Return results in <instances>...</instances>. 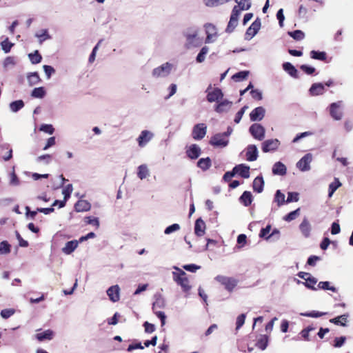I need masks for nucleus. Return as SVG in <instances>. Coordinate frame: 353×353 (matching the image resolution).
<instances>
[{
    "mask_svg": "<svg viewBox=\"0 0 353 353\" xmlns=\"http://www.w3.org/2000/svg\"><path fill=\"white\" fill-rule=\"evenodd\" d=\"M173 269L175 270L172 273L173 281L181 287L183 292L188 293L192 286L186 273L177 266H173Z\"/></svg>",
    "mask_w": 353,
    "mask_h": 353,
    "instance_id": "1",
    "label": "nucleus"
},
{
    "mask_svg": "<svg viewBox=\"0 0 353 353\" xmlns=\"http://www.w3.org/2000/svg\"><path fill=\"white\" fill-rule=\"evenodd\" d=\"M175 70L176 65L174 63L165 62L152 70V76L154 79L166 78Z\"/></svg>",
    "mask_w": 353,
    "mask_h": 353,
    "instance_id": "2",
    "label": "nucleus"
},
{
    "mask_svg": "<svg viewBox=\"0 0 353 353\" xmlns=\"http://www.w3.org/2000/svg\"><path fill=\"white\" fill-rule=\"evenodd\" d=\"M214 280L219 282L221 285H223L225 289L229 292L233 291L238 283L237 280L234 278L223 275L216 276L214 278Z\"/></svg>",
    "mask_w": 353,
    "mask_h": 353,
    "instance_id": "3",
    "label": "nucleus"
},
{
    "mask_svg": "<svg viewBox=\"0 0 353 353\" xmlns=\"http://www.w3.org/2000/svg\"><path fill=\"white\" fill-rule=\"evenodd\" d=\"M204 28L206 34L205 43H212L215 42L219 36L215 26L212 23H206L205 24Z\"/></svg>",
    "mask_w": 353,
    "mask_h": 353,
    "instance_id": "4",
    "label": "nucleus"
},
{
    "mask_svg": "<svg viewBox=\"0 0 353 353\" xmlns=\"http://www.w3.org/2000/svg\"><path fill=\"white\" fill-rule=\"evenodd\" d=\"M206 93L207 100L210 103H218L223 97V93L222 92L221 90L218 88H212L211 86H210L207 88Z\"/></svg>",
    "mask_w": 353,
    "mask_h": 353,
    "instance_id": "5",
    "label": "nucleus"
},
{
    "mask_svg": "<svg viewBox=\"0 0 353 353\" xmlns=\"http://www.w3.org/2000/svg\"><path fill=\"white\" fill-rule=\"evenodd\" d=\"M249 131L252 136L259 141H262L265 138V130L263 126H262L259 123H254L252 124L250 128Z\"/></svg>",
    "mask_w": 353,
    "mask_h": 353,
    "instance_id": "6",
    "label": "nucleus"
},
{
    "mask_svg": "<svg viewBox=\"0 0 353 353\" xmlns=\"http://www.w3.org/2000/svg\"><path fill=\"white\" fill-rule=\"evenodd\" d=\"M229 139L222 133H218L212 137L210 143L214 147L225 148L228 145Z\"/></svg>",
    "mask_w": 353,
    "mask_h": 353,
    "instance_id": "7",
    "label": "nucleus"
},
{
    "mask_svg": "<svg viewBox=\"0 0 353 353\" xmlns=\"http://www.w3.org/2000/svg\"><path fill=\"white\" fill-rule=\"evenodd\" d=\"M330 114L334 120H341L343 114L342 110V101H337L331 103L330 105Z\"/></svg>",
    "mask_w": 353,
    "mask_h": 353,
    "instance_id": "8",
    "label": "nucleus"
},
{
    "mask_svg": "<svg viewBox=\"0 0 353 353\" xmlns=\"http://www.w3.org/2000/svg\"><path fill=\"white\" fill-rule=\"evenodd\" d=\"M154 137V133L150 130H143L141 132L137 141L141 148L145 147Z\"/></svg>",
    "mask_w": 353,
    "mask_h": 353,
    "instance_id": "9",
    "label": "nucleus"
},
{
    "mask_svg": "<svg viewBox=\"0 0 353 353\" xmlns=\"http://www.w3.org/2000/svg\"><path fill=\"white\" fill-rule=\"evenodd\" d=\"M240 15V10L238 9V6H234L233 8L230 19L226 29V31L228 32H232L234 28L236 27L238 24V18Z\"/></svg>",
    "mask_w": 353,
    "mask_h": 353,
    "instance_id": "10",
    "label": "nucleus"
},
{
    "mask_svg": "<svg viewBox=\"0 0 353 353\" xmlns=\"http://www.w3.org/2000/svg\"><path fill=\"white\" fill-rule=\"evenodd\" d=\"M207 132V126L204 123H198L195 125L192 130V137L195 140L203 139Z\"/></svg>",
    "mask_w": 353,
    "mask_h": 353,
    "instance_id": "11",
    "label": "nucleus"
},
{
    "mask_svg": "<svg viewBox=\"0 0 353 353\" xmlns=\"http://www.w3.org/2000/svg\"><path fill=\"white\" fill-rule=\"evenodd\" d=\"M280 145V141L277 139H268L262 143V150L263 152H268L276 150Z\"/></svg>",
    "mask_w": 353,
    "mask_h": 353,
    "instance_id": "12",
    "label": "nucleus"
},
{
    "mask_svg": "<svg viewBox=\"0 0 353 353\" xmlns=\"http://www.w3.org/2000/svg\"><path fill=\"white\" fill-rule=\"evenodd\" d=\"M265 110L263 107L259 106L254 108L250 114V118L252 121H261L265 116Z\"/></svg>",
    "mask_w": 353,
    "mask_h": 353,
    "instance_id": "13",
    "label": "nucleus"
},
{
    "mask_svg": "<svg viewBox=\"0 0 353 353\" xmlns=\"http://www.w3.org/2000/svg\"><path fill=\"white\" fill-rule=\"evenodd\" d=\"M107 294L110 300L112 302H117L120 298V288L118 285L109 288L107 290Z\"/></svg>",
    "mask_w": 353,
    "mask_h": 353,
    "instance_id": "14",
    "label": "nucleus"
},
{
    "mask_svg": "<svg viewBox=\"0 0 353 353\" xmlns=\"http://www.w3.org/2000/svg\"><path fill=\"white\" fill-rule=\"evenodd\" d=\"M198 31L193 30L192 32H188L185 34V38L187 41V46L188 48H192L199 46V43H196L197 40Z\"/></svg>",
    "mask_w": 353,
    "mask_h": 353,
    "instance_id": "15",
    "label": "nucleus"
},
{
    "mask_svg": "<svg viewBox=\"0 0 353 353\" xmlns=\"http://www.w3.org/2000/svg\"><path fill=\"white\" fill-rule=\"evenodd\" d=\"M232 103L227 99L220 100L215 106V111L218 113L228 112L232 106Z\"/></svg>",
    "mask_w": 353,
    "mask_h": 353,
    "instance_id": "16",
    "label": "nucleus"
},
{
    "mask_svg": "<svg viewBox=\"0 0 353 353\" xmlns=\"http://www.w3.org/2000/svg\"><path fill=\"white\" fill-rule=\"evenodd\" d=\"M258 149L255 145H250L246 149V158L249 161H254L257 159Z\"/></svg>",
    "mask_w": 353,
    "mask_h": 353,
    "instance_id": "17",
    "label": "nucleus"
},
{
    "mask_svg": "<svg viewBox=\"0 0 353 353\" xmlns=\"http://www.w3.org/2000/svg\"><path fill=\"white\" fill-rule=\"evenodd\" d=\"M234 172L239 174L241 176L248 179L250 177V167L243 164L236 165L233 169Z\"/></svg>",
    "mask_w": 353,
    "mask_h": 353,
    "instance_id": "18",
    "label": "nucleus"
},
{
    "mask_svg": "<svg viewBox=\"0 0 353 353\" xmlns=\"http://www.w3.org/2000/svg\"><path fill=\"white\" fill-rule=\"evenodd\" d=\"M205 223L201 218L196 219L194 225V233L198 236H202L205 234Z\"/></svg>",
    "mask_w": 353,
    "mask_h": 353,
    "instance_id": "19",
    "label": "nucleus"
},
{
    "mask_svg": "<svg viewBox=\"0 0 353 353\" xmlns=\"http://www.w3.org/2000/svg\"><path fill=\"white\" fill-rule=\"evenodd\" d=\"M78 241L72 240L67 242L61 250L64 254L68 255L72 253L76 250V248L78 247Z\"/></svg>",
    "mask_w": 353,
    "mask_h": 353,
    "instance_id": "20",
    "label": "nucleus"
},
{
    "mask_svg": "<svg viewBox=\"0 0 353 353\" xmlns=\"http://www.w3.org/2000/svg\"><path fill=\"white\" fill-rule=\"evenodd\" d=\"M74 208L77 212H87L91 208V204L86 200H79L74 205Z\"/></svg>",
    "mask_w": 353,
    "mask_h": 353,
    "instance_id": "21",
    "label": "nucleus"
},
{
    "mask_svg": "<svg viewBox=\"0 0 353 353\" xmlns=\"http://www.w3.org/2000/svg\"><path fill=\"white\" fill-rule=\"evenodd\" d=\"M287 172L286 166L281 162L275 163L272 167V173L275 175L283 176Z\"/></svg>",
    "mask_w": 353,
    "mask_h": 353,
    "instance_id": "22",
    "label": "nucleus"
},
{
    "mask_svg": "<svg viewBox=\"0 0 353 353\" xmlns=\"http://www.w3.org/2000/svg\"><path fill=\"white\" fill-rule=\"evenodd\" d=\"M186 152L188 157L195 159L201 154V149L197 145L192 144L188 148Z\"/></svg>",
    "mask_w": 353,
    "mask_h": 353,
    "instance_id": "23",
    "label": "nucleus"
},
{
    "mask_svg": "<svg viewBox=\"0 0 353 353\" xmlns=\"http://www.w3.org/2000/svg\"><path fill=\"white\" fill-rule=\"evenodd\" d=\"M296 168L302 171L305 172L308 170L309 168V154H306L297 163Z\"/></svg>",
    "mask_w": 353,
    "mask_h": 353,
    "instance_id": "24",
    "label": "nucleus"
},
{
    "mask_svg": "<svg viewBox=\"0 0 353 353\" xmlns=\"http://www.w3.org/2000/svg\"><path fill=\"white\" fill-rule=\"evenodd\" d=\"M150 176V170L146 164L140 165L137 168V176L141 179H145Z\"/></svg>",
    "mask_w": 353,
    "mask_h": 353,
    "instance_id": "25",
    "label": "nucleus"
},
{
    "mask_svg": "<svg viewBox=\"0 0 353 353\" xmlns=\"http://www.w3.org/2000/svg\"><path fill=\"white\" fill-rule=\"evenodd\" d=\"M72 191H73V187H72V184H68L63 188V190L62 191V194L64 196V199H63V201H60L59 208H63L65 206V202L70 198V194H72Z\"/></svg>",
    "mask_w": 353,
    "mask_h": 353,
    "instance_id": "26",
    "label": "nucleus"
},
{
    "mask_svg": "<svg viewBox=\"0 0 353 353\" xmlns=\"http://www.w3.org/2000/svg\"><path fill=\"white\" fill-rule=\"evenodd\" d=\"M283 70L294 78L298 77V70L295 67L289 62H285L283 64Z\"/></svg>",
    "mask_w": 353,
    "mask_h": 353,
    "instance_id": "27",
    "label": "nucleus"
},
{
    "mask_svg": "<svg viewBox=\"0 0 353 353\" xmlns=\"http://www.w3.org/2000/svg\"><path fill=\"white\" fill-rule=\"evenodd\" d=\"M325 90L324 85L321 83H313L310 87V94L319 95L323 94Z\"/></svg>",
    "mask_w": 353,
    "mask_h": 353,
    "instance_id": "28",
    "label": "nucleus"
},
{
    "mask_svg": "<svg viewBox=\"0 0 353 353\" xmlns=\"http://www.w3.org/2000/svg\"><path fill=\"white\" fill-rule=\"evenodd\" d=\"M54 336V332L51 330H45L43 332L38 333L36 335V338L42 341L43 340H51Z\"/></svg>",
    "mask_w": 353,
    "mask_h": 353,
    "instance_id": "29",
    "label": "nucleus"
},
{
    "mask_svg": "<svg viewBox=\"0 0 353 353\" xmlns=\"http://www.w3.org/2000/svg\"><path fill=\"white\" fill-rule=\"evenodd\" d=\"M27 79L29 85L33 86L38 84L41 81L39 74L36 72H30L27 75Z\"/></svg>",
    "mask_w": 353,
    "mask_h": 353,
    "instance_id": "30",
    "label": "nucleus"
},
{
    "mask_svg": "<svg viewBox=\"0 0 353 353\" xmlns=\"http://www.w3.org/2000/svg\"><path fill=\"white\" fill-rule=\"evenodd\" d=\"M264 181L263 177L257 176L253 181V189L254 191L260 193L263 190Z\"/></svg>",
    "mask_w": 353,
    "mask_h": 353,
    "instance_id": "31",
    "label": "nucleus"
},
{
    "mask_svg": "<svg viewBox=\"0 0 353 353\" xmlns=\"http://www.w3.org/2000/svg\"><path fill=\"white\" fill-rule=\"evenodd\" d=\"M260 23L254 21L246 31V36L252 38L259 31Z\"/></svg>",
    "mask_w": 353,
    "mask_h": 353,
    "instance_id": "32",
    "label": "nucleus"
},
{
    "mask_svg": "<svg viewBox=\"0 0 353 353\" xmlns=\"http://www.w3.org/2000/svg\"><path fill=\"white\" fill-rule=\"evenodd\" d=\"M24 107V102L22 100H17L10 103L9 108L11 112H17Z\"/></svg>",
    "mask_w": 353,
    "mask_h": 353,
    "instance_id": "33",
    "label": "nucleus"
},
{
    "mask_svg": "<svg viewBox=\"0 0 353 353\" xmlns=\"http://www.w3.org/2000/svg\"><path fill=\"white\" fill-rule=\"evenodd\" d=\"M46 92L43 87L35 88L31 92V97L37 99H42L46 96Z\"/></svg>",
    "mask_w": 353,
    "mask_h": 353,
    "instance_id": "34",
    "label": "nucleus"
},
{
    "mask_svg": "<svg viewBox=\"0 0 353 353\" xmlns=\"http://www.w3.org/2000/svg\"><path fill=\"white\" fill-rule=\"evenodd\" d=\"M241 202L245 205L248 206L252 201V196L250 192L245 191L240 197Z\"/></svg>",
    "mask_w": 353,
    "mask_h": 353,
    "instance_id": "35",
    "label": "nucleus"
},
{
    "mask_svg": "<svg viewBox=\"0 0 353 353\" xmlns=\"http://www.w3.org/2000/svg\"><path fill=\"white\" fill-rule=\"evenodd\" d=\"M0 150H8L6 154L2 157L3 159L6 161H9L12 157V150L10 148V145L8 143H3L0 145Z\"/></svg>",
    "mask_w": 353,
    "mask_h": 353,
    "instance_id": "36",
    "label": "nucleus"
},
{
    "mask_svg": "<svg viewBox=\"0 0 353 353\" xmlns=\"http://www.w3.org/2000/svg\"><path fill=\"white\" fill-rule=\"evenodd\" d=\"M230 0H203L204 4L208 7H216L223 5Z\"/></svg>",
    "mask_w": 353,
    "mask_h": 353,
    "instance_id": "37",
    "label": "nucleus"
},
{
    "mask_svg": "<svg viewBox=\"0 0 353 353\" xmlns=\"http://www.w3.org/2000/svg\"><path fill=\"white\" fill-rule=\"evenodd\" d=\"M298 276L299 278L303 279L305 281V282L301 281L299 279H296V278L294 279V281H296L298 284L303 283V285H305V286L306 288H309V283H308V281H309V274L307 273V272H300L298 274Z\"/></svg>",
    "mask_w": 353,
    "mask_h": 353,
    "instance_id": "38",
    "label": "nucleus"
},
{
    "mask_svg": "<svg viewBox=\"0 0 353 353\" xmlns=\"http://www.w3.org/2000/svg\"><path fill=\"white\" fill-rule=\"evenodd\" d=\"M341 186V183L337 178H335L334 181L332 182L329 185V193L328 196L330 198L332 196L334 192Z\"/></svg>",
    "mask_w": 353,
    "mask_h": 353,
    "instance_id": "39",
    "label": "nucleus"
},
{
    "mask_svg": "<svg viewBox=\"0 0 353 353\" xmlns=\"http://www.w3.org/2000/svg\"><path fill=\"white\" fill-rule=\"evenodd\" d=\"M237 3L236 6H238V9L240 10V12L242 10H247L251 6L250 0H234Z\"/></svg>",
    "mask_w": 353,
    "mask_h": 353,
    "instance_id": "40",
    "label": "nucleus"
},
{
    "mask_svg": "<svg viewBox=\"0 0 353 353\" xmlns=\"http://www.w3.org/2000/svg\"><path fill=\"white\" fill-rule=\"evenodd\" d=\"M197 165L203 170H207L211 166V160L209 157L202 158L199 160Z\"/></svg>",
    "mask_w": 353,
    "mask_h": 353,
    "instance_id": "41",
    "label": "nucleus"
},
{
    "mask_svg": "<svg viewBox=\"0 0 353 353\" xmlns=\"http://www.w3.org/2000/svg\"><path fill=\"white\" fill-rule=\"evenodd\" d=\"M347 315L343 314V315L339 316L336 318L330 319V321L336 325L345 326L346 325L345 322L347 321Z\"/></svg>",
    "mask_w": 353,
    "mask_h": 353,
    "instance_id": "42",
    "label": "nucleus"
},
{
    "mask_svg": "<svg viewBox=\"0 0 353 353\" xmlns=\"http://www.w3.org/2000/svg\"><path fill=\"white\" fill-rule=\"evenodd\" d=\"M330 282L328 281H321L319 283V284L316 285V288L319 289H321L323 290H330L333 292H336V288L334 286H330Z\"/></svg>",
    "mask_w": 353,
    "mask_h": 353,
    "instance_id": "43",
    "label": "nucleus"
},
{
    "mask_svg": "<svg viewBox=\"0 0 353 353\" xmlns=\"http://www.w3.org/2000/svg\"><path fill=\"white\" fill-rule=\"evenodd\" d=\"M208 51L209 48L208 46H203L196 56V62L199 63H203L205 59V55L208 54Z\"/></svg>",
    "mask_w": 353,
    "mask_h": 353,
    "instance_id": "44",
    "label": "nucleus"
},
{
    "mask_svg": "<svg viewBox=\"0 0 353 353\" xmlns=\"http://www.w3.org/2000/svg\"><path fill=\"white\" fill-rule=\"evenodd\" d=\"M30 62L32 64H37L41 61L42 57L39 53L38 50H35L33 53L28 54Z\"/></svg>",
    "mask_w": 353,
    "mask_h": 353,
    "instance_id": "45",
    "label": "nucleus"
},
{
    "mask_svg": "<svg viewBox=\"0 0 353 353\" xmlns=\"http://www.w3.org/2000/svg\"><path fill=\"white\" fill-rule=\"evenodd\" d=\"M299 229L304 236L307 237L309 236V223L306 219L300 224Z\"/></svg>",
    "mask_w": 353,
    "mask_h": 353,
    "instance_id": "46",
    "label": "nucleus"
},
{
    "mask_svg": "<svg viewBox=\"0 0 353 353\" xmlns=\"http://www.w3.org/2000/svg\"><path fill=\"white\" fill-rule=\"evenodd\" d=\"M310 55L312 58L317 60L324 61L326 59V53L325 52H320V51H315L312 50L310 51Z\"/></svg>",
    "mask_w": 353,
    "mask_h": 353,
    "instance_id": "47",
    "label": "nucleus"
},
{
    "mask_svg": "<svg viewBox=\"0 0 353 353\" xmlns=\"http://www.w3.org/2000/svg\"><path fill=\"white\" fill-rule=\"evenodd\" d=\"M248 71H241L239 72L234 74L232 78L235 81H241L245 79L248 77Z\"/></svg>",
    "mask_w": 353,
    "mask_h": 353,
    "instance_id": "48",
    "label": "nucleus"
},
{
    "mask_svg": "<svg viewBox=\"0 0 353 353\" xmlns=\"http://www.w3.org/2000/svg\"><path fill=\"white\" fill-rule=\"evenodd\" d=\"M35 36L39 39V42L42 43L43 41L50 39V36L48 34V30L44 29L37 32Z\"/></svg>",
    "mask_w": 353,
    "mask_h": 353,
    "instance_id": "49",
    "label": "nucleus"
},
{
    "mask_svg": "<svg viewBox=\"0 0 353 353\" xmlns=\"http://www.w3.org/2000/svg\"><path fill=\"white\" fill-rule=\"evenodd\" d=\"M10 252V245L6 241L0 243V254H7Z\"/></svg>",
    "mask_w": 353,
    "mask_h": 353,
    "instance_id": "50",
    "label": "nucleus"
},
{
    "mask_svg": "<svg viewBox=\"0 0 353 353\" xmlns=\"http://www.w3.org/2000/svg\"><path fill=\"white\" fill-rule=\"evenodd\" d=\"M275 202L277 203L279 206L282 205L286 201H285V194H283L280 190H277L274 198Z\"/></svg>",
    "mask_w": 353,
    "mask_h": 353,
    "instance_id": "51",
    "label": "nucleus"
},
{
    "mask_svg": "<svg viewBox=\"0 0 353 353\" xmlns=\"http://www.w3.org/2000/svg\"><path fill=\"white\" fill-rule=\"evenodd\" d=\"M299 212H300V209L298 208L296 210H294V211L290 212L288 214H287L286 216H285L283 217V220H285L288 222L294 220L296 217H298L299 216Z\"/></svg>",
    "mask_w": 353,
    "mask_h": 353,
    "instance_id": "52",
    "label": "nucleus"
},
{
    "mask_svg": "<svg viewBox=\"0 0 353 353\" xmlns=\"http://www.w3.org/2000/svg\"><path fill=\"white\" fill-rule=\"evenodd\" d=\"M164 307H165L164 300L161 297H158L156 299V301L153 303L152 310H153L154 312L155 313V312H157V309L163 308Z\"/></svg>",
    "mask_w": 353,
    "mask_h": 353,
    "instance_id": "53",
    "label": "nucleus"
},
{
    "mask_svg": "<svg viewBox=\"0 0 353 353\" xmlns=\"http://www.w3.org/2000/svg\"><path fill=\"white\" fill-rule=\"evenodd\" d=\"M16 65L15 58L13 57H7L3 63V65L5 68L13 67Z\"/></svg>",
    "mask_w": 353,
    "mask_h": 353,
    "instance_id": "54",
    "label": "nucleus"
},
{
    "mask_svg": "<svg viewBox=\"0 0 353 353\" xmlns=\"http://www.w3.org/2000/svg\"><path fill=\"white\" fill-rule=\"evenodd\" d=\"M1 48L4 51L5 53H8L14 44L8 41V39L6 38L1 43Z\"/></svg>",
    "mask_w": 353,
    "mask_h": 353,
    "instance_id": "55",
    "label": "nucleus"
},
{
    "mask_svg": "<svg viewBox=\"0 0 353 353\" xmlns=\"http://www.w3.org/2000/svg\"><path fill=\"white\" fill-rule=\"evenodd\" d=\"M268 343V338L266 336L261 337L256 343V346L262 350L266 349Z\"/></svg>",
    "mask_w": 353,
    "mask_h": 353,
    "instance_id": "56",
    "label": "nucleus"
},
{
    "mask_svg": "<svg viewBox=\"0 0 353 353\" xmlns=\"http://www.w3.org/2000/svg\"><path fill=\"white\" fill-rule=\"evenodd\" d=\"M39 130L48 134H52L54 132V128L51 124H42L40 126Z\"/></svg>",
    "mask_w": 353,
    "mask_h": 353,
    "instance_id": "57",
    "label": "nucleus"
},
{
    "mask_svg": "<svg viewBox=\"0 0 353 353\" xmlns=\"http://www.w3.org/2000/svg\"><path fill=\"white\" fill-rule=\"evenodd\" d=\"M180 228H181V227L178 223H174V224L167 227L164 230V233L165 234H170L173 232L179 231L180 230Z\"/></svg>",
    "mask_w": 353,
    "mask_h": 353,
    "instance_id": "58",
    "label": "nucleus"
},
{
    "mask_svg": "<svg viewBox=\"0 0 353 353\" xmlns=\"http://www.w3.org/2000/svg\"><path fill=\"white\" fill-rule=\"evenodd\" d=\"M14 313L15 310L14 309H4L1 311V316L4 319H7L12 316Z\"/></svg>",
    "mask_w": 353,
    "mask_h": 353,
    "instance_id": "59",
    "label": "nucleus"
},
{
    "mask_svg": "<svg viewBox=\"0 0 353 353\" xmlns=\"http://www.w3.org/2000/svg\"><path fill=\"white\" fill-rule=\"evenodd\" d=\"M345 341V336L336 337L334 340L333 346L336 348L341 347L344 345Z\"/></svg>",
    "mask_w": 353,
    "mask_h": 353,
    "instance_id": "60",
    "label": "nucleus"
},
{
    "mask_svg": "<svg viewBox=\"0 0 353 353\" xmlns=\"http://www.w3.org/2000/svg\"><path fill=\"white\" fill-rule=\"evenodd\" d=\"M288 34L295 40L299 41L304 38V33L301 30L289 32Z\"/></svg>",
    "mask_w": 353,
    "mask_h": 353,
    "instance_id": "61",
    "label": "nucleus"
},
{
    "mask_svg": "<svg viewBox=\"0 0 353 353\" xmlns=\"http://www.w3.org/2000/svg\"><path fill=\"white\" fill-rule=\"evenodd\" d=\"M43 68L48 79H49L51 77L52 74H53L55 72V70L54 69V68H52L50 65H44L43 66Z\"/></svg>",
    "mask_w": 353,
    "mask_h": 353,
    "instance_id": "62",
    "label": "nucleus"
},
{
    "mask_svg": "<svg viewBox=\"0 0 353 353\" xmlns=\"http://www.w3.org/2000/svg\"><path fill=\"white\" fill-rule=\"evenodd\" d=\"M86 223L90 225H94L97 228L99 227V221L97 217L88 216L85 218Z\"/></svg>",
    "mask_w": 353,
    "mask_h": 353,
    "instance_id": "63",
    "label": "nucleus"
},
{
    "mask_svg": "<svg viewBox=\"0 0 353 353\" xmlns=\"http://www.w3.org/2000/svg\"><path fill=\"white\" fill-rule=\"evenodd\" d=\"M245 314H242L237 316L236 322V330H239L243 326V325L245 323Z\"/></svg>",
    "mask_w": 353,
    "mask_h": 353,
    "instance_id": "64",
    "label": "nucleus"
}]
</instances>
